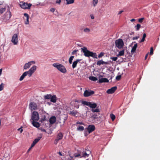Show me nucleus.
Segmentation results:
<instances>
[{
  "label": "nucleus",
  "instance_id": "20",
  "mask_svg": "<svg viewBox=\"0 0 160 160\" xmlns=\"http://www.w3.org/2000/svg\"><path fill=\"white\" fill-rule=\"evenodd\" d=\"M78 113V112L77 111L73 110L71 111H70L69 114L70 115L76 116Z\"/></svg>",
  "mask_w": 160,
  "mask_h": 160
},
{
  "label": "nucleus",
  "instance_id": "21",
  "mask_svg": "<svg viewBox=\"0 0 160 160\" xmlns=\"http://www.w3.org/2000/svg\"><path fill=\"white\" fill-rule=\"evenodd\" d=\"M99 82L100 83H102L103 82H108L109 81L106 78H102L99 79Z\"/></svg>",
  "mask_w": 160,
  "mask_h": 160
},
{
  "label": "nucleus",
  "instance_id": "32",
  "mask_svg": "<svg viewBox=\"0 0 160 160\" xmlns=\"http://www.w3.org/2000/svg\"><path fill=\"white\" fill-rule=\"evenodd\" d=\"M146 37V34L145 33H144L143 35V37L142 39L140 41V42H143L145 40V39Z\"/></svg>",
  "mask_w": 160,
  "mask_h": 160
},
{
  "label": "nucleus",
  "instance_id": "15",
  "mask_svg": "<svg viewBox=\"0 0 160 160\" xmlns=\"http://www.w3.org/2000/svg\"><path fill=\"white\" fill-rule=\"evenodd\" d=\"M117 88V87L116 86L113 87L111 88L108 89L107 91V92L108 94L112 93L115 91Z\"/></svg>",
  "mask_w": 160,
  "mask_h": 160
},
{
  "label": "nucleus",
  "instance_id": "40",
  "mask_svg": "<svg viewBox=\"0 0 160 160\" xmlns=\"http://www.w3.org/2000/svg\"><path fill=\"white\" fill-rule=\"evenodd\" d=\"M153 47H152L151 48H150V55H152L153 54Z\"/></svg>",
  "mask_w": 160,
  "mask_h": 160
},
{
  "label": "nucleus",
  "instance_id": "60",
  "mask_svg": "<svg viewBox=\"0 0 160 160\" xmlns=\"http://www.w3.org/2000/svg\"><path fill=\"white\" fill-rule=\"evenodd\" d=\"M148 53L147 54L146 56H145V59L146 60V58H147V57L148 56Z\"/></svg>",
  "mask_w": 160,
  "mask_h": 160
},
{
  "label": "nucleus",
  "instance_id": "50",
  "mask_svg": "<svg viewBox=\"0 0 160 160\" xmlns=\"http://www.w3.org/2000/svg\"><path fill=\"white\" fill-rule=\"evenodd\" d=\"M61 2V0H56V3L58 4H60Z\"/></svg>",
  "mask_w": 160,
  "mask_h": 160
},
{
  "label": "nucleus",
  "instance_id": "26",
  "mask_svg": "<svg viewBox=\"0 0 160 160\" xmlns=\"http://www.w3.org/2000/svg\"><path fill=\"white\" fill-rule=\"evenodd\" d=\"M26 72H24L22 75L19 78L20 81H21L24 79L25 77L26 76Z\"/></svg>",
  "mask_w": 160,
  "mask_h": 160
},
{
  "label": "nucleus",
  "instance_id": "62",
  "mask_svg": "<svg viewBox=\"0 0 160 160\" xmlns=\"http://www.w3.org/2000/svg\"><path fill=\"white\" fill-rule=\"evenodd\" d=\"M32 148H31V147L29 148V149H28V152Z\"/></svg>",
  "mask_w": 160,
  "mask_h": 160
},
{
  "label": "nucleus",
  "instance_id": "23",
  "mask_svg": "<svg viewBox=\"0 0 160 160\" xmlns=\"http://www.w3.org/2000/svg\"><path fill=\"white\" fill-rule=\"evenodd\" d=\"M137 46H138L137 44V43H136L135 44H134V46L132 47V50H131V52L132 53H134V52H135V51L136 49L137 48Z\"/></svg>",
  "mask_w": 160,
  "mask_h": 160
},
{
  "label": "nucleus",
  "instance_id": "45",
  "mask_svg": "<svg viewBox=\"0 0 160 160\" xmlns=\"http://www.w3.org/2000/svg\"><path fill=\"white\" fill-rule=\"evenodd\" d=\"M77 125L78 124H80V125H84V123L82 122H78L76 123Z\"/></svg>",
  "mask_w": 160,
  "mask_h": 160
},
{
  "label": "nucleus",
  "instance_id": "38",
  "mask_svg": "<svg viewBox=\"0 0 160 160\" xmlns=\"http://www.w3.org/2000/svg\"><path fill=\"white\" fill-rule=\"evenodd\" d=\"M6 10V8H2L0 9V13H2L3 12H4Z\"/></svg>",
  "mask_w": 160,
  "mask_h": 160
},
{
  "label": "nucleus",
  "instance_id": "12",
  "mask_svg": "<svg viewBox=\"0 0 160 160\" xmlns=\"http://www.w3.org/2000/svg\"><path fill=\"white\" fill-rule=\"evenodd\" d=\"M94 93V92L90 90H86L84 93L83 95L85 97H89Z\"/></svg>",
  "mask_w": 160,
  "mask_h": 160
},
{
  "label": "nucleus",
  "instance_id": "14",
  "mask_svg": "<svg viewBox=\"0 0 160 160\" xmlns=\"http://www.w3.org/2000/svg\"><path fill=\"white\" fill-rule=\"evenodd\" d=\"M29 107L30 109L32 110H35L37 109L38 108L37 104L34 102L30 103Z\"/></svg>",
  "mask_w": 160,
  "mask_h": 160
},
{
  "label": "nucleus",
  "instance_id": "53",
  "mask_svg": "<svg viewBox=\"0 0 160 160\" xmlns=\"http://www.w3.org/2000/svg\"><path fill=\"white\" fill-rule=\"evenodd\" d=\"M55 10L54 8H52L50 9V11L51 12H53L55 11Z\"/></svg>",
  "mask_w": 160,
  "mask_h": 160
},
{
  "label": "nucleus",
  "instance_id": "16",
  "mask_svg": "<svg viewBox=\"0 0 160 160\" xmlns=\"http://www.w3.org/2000/svg\"><path fill=\"white\" fill-rule=\"evenodd\" d=\"M56 121V118L55 116L52 117L49 119V122L51 124H53Z\"/></svg>",
  "mask_w": 160,
  "mask_h": 160
},
{
  "label": "nucleus",
  "instance_id": "31",
  "mask_svg": "<svg viewBox=\"0 0 160 160\" xmlns=\"http://www.w3.org/2000/svg\"><path fill=\"white\" fill-rule=\"evenodd\" d=\"M89 79L93 81H95L98 80L94 76L89 77Z\"/></svg>",
  "mask_w": 160,
  "mask_h": 160
},
{
  "label": "nucleus",
  "instance_id": "57",
  "mask_svg": "<svg viewBox=\"0 0 160 160\" xmlns=\"http://www.w3.org/2000/svg\"><path fill=\"white\" fill-rule=\"evenodd\" d=\"M58 153L61 156H62L63 155H62V153L60 152H58Z\"/></svg>",
  "mask_w": 160,
  "mask_h": 160
},
{
  "label": "nucleus",
  "instance_id": "56",
  "mask_svg": "<svg viewBox=\"0 0 160 160\" xmlns=\"http://www.w3.org/2000/svg\"><path fill=\"white\" fill-rule=\"evenodd\" d=\"M123 12V10H121V11H119V12L118 13V15H119V14H121L122 12Z\"/></svg>",
  "mask_w": 160,
  "mask_h": 160
},
{
  "label": "nucleus",
  "instance_id": "19",
  "mask_svg": "<svg viewBox=\"0 0 160 160\" xmlns=\"http://www.w3.org/2000/svg\"><path fill=\"white\" fill-rule=\"evenodd\" d=\"M81 60L80 59H77L75 61H74L72 63V68H75L77 66V65L78 62Z\"/></svg>",
  "mask_w": 160,
  "mask_h": 160
},
{
  "label": "nucleus",
  "instance_id": "36",
  "mask_svg": "<svg viewBox=\"0 0 160 160\" xmlns=\"http://www.w3.org/2000/svg\"><path fill=\"white\" fill-rule=\"evenodd\" d=\"M98 2V0H93V3L94 7H95Z\"/></svg>",
  "mask_w": 160,
  "mask_h": 160
},
{
  "label": "nucleus",
  "instance_id": "7",
  "mask_svg": "<svg viewBox=\"0 0 160 160\" xmlns=\"http://www.w3.org/2000/svg\"><path fill=\"white\" fill-rule=\"evenodd\" d=\"M18 36L17 34L15 33L12 36L11 42L14 45H17L18 43Z\"/></svg>",
  "mask_w": 160,
  "mask_h": 160
},
{
  "label": "nucleus",
  "instance_id": "63",
  "mask_svg": "<svg viewBox=\"0 0 160 160\" xmlns=\"http://www.w3.org/2000/svg\"><path fill=\"white\" fill-rule=\"evenodd\" d=\"M57 101H51L52 102H53V103H55Z\"/></svg>",
  "mask_w": 160,
  "mask_h": 160
},
{
  "label": "nucleus",
  "instance_id": "28",
  "mask_svg": "<svg viewBox=\"0 0 160 160\" xmlns=\"http://www.w3.org/2000/svg\"><path fill=\"white\" fill-rule=\"evenodd\" d=\"M41 138V137H39L38 138L35 139L33 142L35 143L36 144L40 140Z\"/></svg>",
  "mask_w": 160,
  "mask_h": 160
},
{
  "label": "nucleus",
  "instance_id": "55",
  "mask_svg": "<svg viewBox=\"0 0 160 160\" xmlns=\"http://www.w3.org/2000/svg\"><path fill=\"white\" fill-rule=\"evenodd\" d=\"M90 17H91V19H93L94 18V17L92 15H91Z\"/></svg>",
  "mask_w": 160,
  "mask_h": 160
},
{
  "label": "nucleus",
  "instance_id": "25",
  "mask_svg": "<svg viewBox=\"0 0 160 160\" xmlns=\"http://www.w3.org/2000/svg\"><path fill=\"white\" fill-rule=\"evenodd\" d=\"M89 153H87V152H83L82 154V156L81 157H88L89 156V154L91 153L90 151H89Z\"/></svg>",
  "mask_w": 160,
  "mask_h": 160
},
{
  "label": "nucleus",
  "instance_id": "54",
  "mask_svg": "<svg viewBox=\"0 0 160 160\" xmlns=\"http://www.w3.org/2000/svg\"><path fill=\"white\" fill-rule=\"evenodd\" d=\"M45 120H46V117L44 116V118H42V121H44Z\"/></svg>",
  "mask_w": 160,
  "mask_h": 160
},
{
  "label": "nucleus",
  "instance_id": "4",
  "mask_svg": "<svg viewBox=\"0 0 160 160\" xmlns=\"http://www.w3.org/2000/svg\"><path fill=\"white\" fill-rule=\"evenodd\" d=\"M115 44L116 47L120 49L123 47L124 42L122 39H119L115 41Z\"/></svg>",
  "mask_w": 160,
  "mask_h": 160
},
{
  "label": "nucleus",
  "instance_id": "24",
  "mask_svg": "<svg viewBox=\"0 0 160 160\" xmlns=\"http://www.w3.org/2000/svg\"><path fill=\"white\" fill-rule=\"evenodd\" d=\"M36 121H32V124L33 125L36 127L38 128L40 127V124L38 122H35Z\"/></svg>",
  "mask_w": 160,
  "mask_h": 160
},
{
  "label": "nucleus",
  "instance_id": "43",
  "mask_svg": "<svg viewBox=\"0 0 160 160\" xmlns=\"http://www.w3.org/2000/svg\"><path fill=\"white\" fill-rule=\"evenodd\" d=\"M121 78V75H118V76H117L116 77V79L117 80H119Z\"/></svg>",
  "mask_w": 160,
  "mask_h": 160
},
{
  "label": "nucleus",
  "instance_id": "59",
  "mask_svg": "<svg viewBox=\"0 0 160 160\" xmlns=\"http://www.w3.org/2000/svg\"><path fill=\"white\" fill-rule=\"evenodd\" d=\"M130 21L131 22H133L135 21V19H131Z\"/></svg>",
  "mask_w": 160,
  "mask_h": 160
},
{
  "label": "nucleus",
  "instance_id": "9",
  "mask_svg": "<svg viewBox=\"0 0 160 160\" xmlns=\"http://www.w3.org/2000/svg\"><path fill=\"white\" fill-rule=\"evenodd\" d=\"M11 16V12L10 11H9L6 12L2 17V18L5 21H6L9 20Z\"/></svg>",
  "mask_w": 160,
  "mask_h": 160
},
{
  "label": "nucleus",
  "instance_id": "64",
  "mask_svg": "<svg viewBox=\"0 0 160 160\" xmlns=\"http://www.w3.org/2000/svg\"><path fill=\"white\" fill-rule=\"evenodd\" d=\"M3 2H1V1H0V5L2 4V3H3Z\"/></svg>",
  "mask_w": 160,
  "mask_h": 160
},
{
  "label": "nucleus",
  "instance_id": "44",
  "mask_svg": "<svg viewBox=\"0 0 160 160\" xmlns=\"http://www.w3.org/2000/svg\"><path fill=\"white\" fill-rule=\"evenodd\" d=\"M144 19V18H140L138 19V22H139L141 23L142 22L143 20Z\"/></svg>",
  "mask_w": 160,
  "mask_h": 160
},
{
  "label": "nucleus",
  "instance_id": "8",
  "mask_svg": "<svg viewBox=\"0 0 160 160\" xmlns=\"http://www.w3.org/2000/svg\"><path fill=\"white\" fill-rule=\"evenodd\" d=\"M63 137V134L61 132H59L58 133L56 138L54 141V143L56 145L57 144L58 141L61 140Z\"/></svg>",
  "mask_w": 160,
  "mask_h": 160
},
{
  "label": "nucleus",
  "instance_id": "30",
  "mask_svg": "<svg viewBox=\"0 0 160 160\" xmlns=\"http://www.w3.org/2000/svg\"><path fill=\"white\" fill-rule=\"evenodd\" d=\"M77 130L80 131H82L84 130V128L82 126H79L77 128Z\"/></svg>",
  "mask_w": 160,
  "mask_h": 160
},
{
  "label": "nucleus",
  "instance_id": "42",
  "mask_svg": "<svg viewBox=\"0 0 160 160\" xmlns=\"http://www.w3.org/2000/svg\"><path fill=\"white\" fill-rule=\"evenodd\" d=\"M4 84L3 83H2L0 85V91H2L3 89Z\"/></svg>",
  "mask_w": 160,
  "mask_h": 160
},
{
  "label": "nucleus",
  "instance_id": "22",
  "mask_svg": "<svg viewBox=\"0 0 160 160\" xmlns=\"http://www.w3.org/2000/svg\"><path fill=\"white\" fill-rule=\"evenodd\" d=\"M36 66L35 65H34L28 71L29 72L33 73L36 70Z\"/></svg>",
  "mask_w": 160,
  "mask_h": 160
},
{
  "label": "nucleus",
  "instance_id": "10",
  "mask_svg": "<svg viewBox=\"0 0 160 160\" xmlns=\"http://www.w3.org/2000/svg\"><path fill=\"white\" fill-rule=\"evenodd\" d=\"M20 5L21 8L23 9H29L32 5L30 3L28 4L23 2H21Z\"/></svg>",
  "mask_w": 160,
  "mask_h": 160
},
{
  "label": "nucleus",
  "instance_id": "17",
  "mask_svg": "<svg viewBox=\"0 0 160 160\" xmlns=\"http://www.w3.org/2000/svg\"><path fill=\"white\" fill-rule=\"evenodd\" d=\"M108 64V62H105L103 61L102 60H100L98 61L97 62V64L98 65H101V64Z\"/></svg>",
  "mask_w": 160,
  "mask_h": 160
},
{
  "label": "nucleus",
  "instance_id": "52",
  "mask_svg": "<svg viewBox=\"0 0 160 160\" xmlns=\"http://www.w3.org/2000/svg\"><path fill=\"white\" fill-rule=\"evenodd\" d=\"M18 131L20 130V133H21L22 132L23 130L22 129H21V128H20L18 129Z\"/></svg>",
  "mask_w": 160,
  "mask_h": 160
},
{
  "label": "nucleus",
  "instance_id": "5",
  "mask_svg": "<svg viewBox=\"0 0 160 160\" xmlns=\"http://www.w3.org/2000/svg\"><path fill=\"white\" fill-rule=\"evenodd\" d=\"M39 119L38 113V112L34 111L33 112L31 119L32 121H38Z\"/></svg>",
  "mask_w": 160,
  "mask_h": 160
},
{
  "label": "nucleus",
  "instance_id": "11",
  "mask_svg": "<svg viewBox=\"0 0 160 160\" xmlns=\"http://www.w3.org/2000/svg\"><path fill=\"white\" fill-rule=\"evenodd\" d=\"M35 63L34 61H31L25 63L24 66V69L26 70L29 68L32 64Z\"/></svg>",
  "mask_w": 160,
  "mask_h": 160
},
{
  "label": "nucleus",
  "instance_id": "37",
  "mask_svg": "<svg viewBox=\"0 0 160 160\" xmlns=\"http://www.w3.org/2000/svg\"><path fill=\"white\" fill-rule=\"evenodd\" d=\"M26 72V76L28 75L29 77H30L32 75V73L31 72H29V71L25 72Z\"/></svg>",
  "mask_w": 160,
  "mask_h": 160
},
{
  "label": "nucleus",
  "instance_id": "34",
  "mask_svg": "<svg viewBox=\"0 0 160 160\" xmlns=\"http://www.w3.org/2000/svg\"><path fill=\"white\" fill-rule=\"evenodd\" d=\"M110 118L112 121H114L115 118V116L113 114H110Z\"/></svg>",
  "mask_w": 160,
  "mask_h": 160
},
{
  "label": "nucleus",
  "instance_id": "51",
  "mask_svg": "<svg viewBox=\"0 0 160 160\" xmlns=\"http://www.w3.org/2000/svg\"><path fill=\"white\" fill-rule=\"evenodd\" d=\"M139 38V36L134 37L133 38V40H137Z\"/></svg>",
  "mask_w": 160,
  "mask_h": 160
},
{
  "label": "nucleus",
  "instance_id": "41",
  "mask_svg": "<svg viewBox=\"0 0 160 160\" xmlns=\"http://www.w3.org/2000/svg\"><path fill=\"white\" fill-rule=\"evenodd\" d=\"M111 59L113 61H116L118 59V58L117 57H111Z\"/></svg>",
  "mask_w": 160,
  "mask_h": 160
},
{
  "label": "nucleus",
  "instance_id": "47",
  "mask_svg": "<svg viewBox=\"0 0 160 160\" xmlns=\"http://www.w3.org/2000/svg\"><path fill=\"white\" fill-rule=\"evenodd\" d=\"M78 50H74L72 52V55H74L77 52Z\"/></svg>",
  "mask_w": 160,
  "mask_h": 160
},
{
  "label": "nucleus",
  "instance_id": "2",
  "mask_svg": "<svg viewBox=\"0 0 160 160\" xmlns=\"http://www.w3.org/2000/svg\"><path fill=\"white\" fill-rule=\"evenodd\" d=\"M81 51L84 53V55L86 57H92L93 58H97V56L95 53L90 52L88 50L87 48L84 47L81 48Z\"/></svg>",
  "mask_w": 160,
  "mask_h": 160
},
{
  "label": "nucleus",
  "instance_id": "33",
  "mask_svg": "<svg viewBox=\"0 0 160 160\" xmlns=\"http://www.w3.org/2000/svg\"><path fill=\"white\" fill-rule=\"evenodd\" d=\"M74 58V56H71L70 57L69 60V62L70 64H71L72 63V61Z\"/></svg>",
  "mask_w": 160,
  "mask_h": 160
},
{
  "label": "nucleus",
  "instance_id": "13",
  "mask_svg": "<svg viewBox=\"0 0 160 160\" xmlns=\"http://www.w3.org/2000/svg\"><path fill=\"white\" fill-rule=\"evenodd\" d=\"M95 129V127L93 125H89L87 128V130L89 133H90Z\"/></svg>",
  "mask_w": 160,
  "mask_h": 160
},
{
  "label": "nucleus",
  "instance_id": "27",
  "mask_svg": "<svg viewBox=\"0 0 160 160\" xmlns=\"http://www.w3.org/2000/svg\"><path fill=\"white\" fill-rule=\"evenodd\" d=\"M124 50L120 51L119 52V53L117 55V56L119 57V56H122L124 55Z\"/></svg>",
  "mask_w": 160,
  "mask_h": 160
},
{
  "label": "nucleus",
  "instance_id": "6",
  "mask_svg": "<svg viewBox=\"0 0 160 160\" xmlns=\"http://www.w3.org/2000/svg\"><path fill=\"white\" fill-rule=\"evenodd\" d=\"M44 98L45 99H50V100H57L58 98H57L55 95H52L51 94H48L44 96Z\"/></svg>",
  "mask_w": 160,
  "mask_h": 160
},
{
  "label": "nucleus",
  "instance_id": "1",
  "mask_svg": "<svg viewBox=\"0 0 160 160\" xmlns=\"http://www.w3.org/2000/svg\"><path fill=\"white\" fill-rule=\"evenodd\" d=\"M82 103L83 105L88 106L91 108H92L91 111L93 112H100L98 107H97V104L96 103H92L90 102H88L85 101H82Z\"/></svg>",
  "mask_w": 160,
  "mask_h": 160
},
{
  "label": "nucleus",
  "instance_id": "48",
  "mask_svg": "<svg viewBox=\"0 0 160 160\" xmlns=\"http://www.w3.org/2000/svg\"><path fill=\"white\" fill-rule=\"evenodd\" d=\"M36 144L35 143L33 142H32V143L31 146V148H32Z\"/></svg>",
  "mask_w": 160,
  "mask_h": 160
},
{
  "label": "nucleus",
  "instance_id": "39",
  "mask_svg": "<svg viewBox=\"0 0 160 160\" xmlns=\"http://www.w3.org/2000/svg\"><path fill=\"white\" fill-rule=\"evenodd\" d=\"M140 27H141V25L140 24H137L136 26H135V27L136 28V31L139 30Z\"/></svg>",
  "mask_w": 160,
  "mask_h": 160
},
{
  "label": "nucleus",
  "instance_id": "46",
  "mask_svg": "<svg viewBox=\"0 0 160 160\" xmlns=\"http://www.w3.org/2000/svg\"><path fill=\"white\" fill-rule=\"evenodd\" d=\"M103 55V53L102 52H101L99 55L98 57L99 58H100L102 57Z\"/></svg>",
  "mask_w": 160,
  "mask_h": 160
},
{
  "label": "nucleus",
  "instance_id": "29",
  "mask_svg": "<svg viewBox=\"0 0 160 160\" xmlns=\"http://www.w3.org/2000/svg\"><path fill=\"white\" fill-rule=\"evenodd\" d=\"M67 3L68 4L73 3L74 2V0H66Z\"/></svg>",
  "mask_w": 160,
  "mask_h": 160
},
{
  "label": "nucleus",
  "instance_id": "3",
  "mask_svg": "<svg viewBox=\"0 0 160 160\" xmlns=\"http://www.w3.org/2000/svg\"><path fill=\"white\" fill-rule=\"evenodd\" d=\"M52 65L62 73H65L67 72L66 68L62 64L59 63H54L52 64Z\"/></svg>",
  "mask_w": 160,
  "mask_h": 160
},
{
  "label": "nucleus",
  "instance_id": "35",
  "mask_svg": "<svg viewBox=\"0 0 160 160\" xmlns=\"http://www.w3.org/2000/svg\"><path fill=\"white\" fill-rule=\"evenodd\" d=\"M90 29L88 28H85L83 30V31L86 33H88L90 32Z\"/></svg>",
  "mask_w": 160,
  "mask_h": 160
},
{
  "label": "nucleus",
  "instance_id": "58",
  "mask_svg": "<svg viewBox=\"0 0 160 160\" xmlns=\"http://www.w3.org/2000/svg\"><path fill=\"white\" fill-rule=\"evenodd\" d=\"M2 69H0V76L1 75L2 73Z\"/></svg>",
  "mask_w": 160,
  "mask_h": 160
},
{
  "label": "nucleus",
  "instance_id": "49",
  "mask_svg": "<svg viewBox=\"0 0 160 160\" xmlns=\"http://www.w3.org/2000/svg\"><path fill=\"white\" fill-rule=\"evenodd\" d=\"M74 155L75 157H78L81 156L80 154H76V153L74 154Z\"/></svg>",
  "mask_w": 160,
  "mask_h": 160
},
{
  "label": "nucleus",
  "instance_id": "61",
  "mask_svg": "<svg viewBox=\"0 0 160 160\" xmlns=\"http://www.w3.org/2000/svg\"><path fill=\"white\" fill-rule=\"evenodd\" d=\"M67 160H74L72 158H68Z\"/></svg>",
  "mask_w": 160,
  "mask_h": 160
},
{
  "label": "nucleus",
  "instance_id": "18",
  "mask_svg": "<svg viewBox=\"0 0 160 160\" xmlns=\"http://www.w3.org/2000/svg\"><path fill=\"white\" fill-rule=\"evenodd\" d=\"M24 16L26 18V21L25 22V24H29V16L26 13H24Z\"/></svg>",
  "mask_w": 160,
  "mask_h": 160
}]
</instances>
